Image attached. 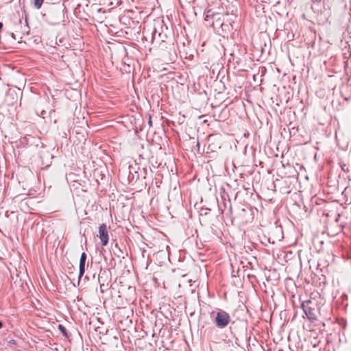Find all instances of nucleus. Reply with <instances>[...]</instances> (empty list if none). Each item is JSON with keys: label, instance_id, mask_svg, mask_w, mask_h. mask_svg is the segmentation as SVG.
<instances>
[{"label": "nucleus", "instance_id": "obj_1", "mask_svg": "<svg viewBox=\"0 0 351 351\" xmlns=\"http://www.w3.org/2000/svg\"><path fill=\"white\" fill-rule=\"evenodd\" d=\"M43 10V17L45 21L51 25H58L63 21L64 12L66 8L64 3L62 5L51 3L45 6Z\"/></svg>", "mask_w": 351, "mask_h": 351}, {"label": "nucleus", "instance_id": "obj_2", "mask_svg": "<svg viewBox=\"0 0 351 351\" xmlns=\"http://www.w3.org/2000/svg\"><path fill=\"white\" fill-rule=\"evenodd\" d=\"M214 322L217 327L219 328H224L228 326L230 323H231V325L230 326V330L231 331L232 335H233L234 338L235 339V343L238 344V337L236 336V335L233 332V328L235 324L234 322H231V318L230 315L225 311L224 310L219 309L217 313L216 316L215 317Z\"/></svg>", "mask_w": 351, "mask_h": 351}, {"label": "nucleus", "instance_id": "obj_3", "mask_svg": "<svg viewBox=\"0 0 351 351\" xmlns=\"http://www.w3.org/2000/svg\"><path fill=\"white\" fill-rule=\"evenodd\" d=\"M316 303L308 300L302 303V308L307 318L313 322L317 319Z\"/></svg>", "mask_w": 351, "mask_h": 351}, {"label": "nucleus", "instance_id": "obj_4", "mask_svg": "<svg viewBox=\"0 0 351 351\" xmlns=\"http://www.w3.org/2000/svg\"><path fill=\"white\" fill-rule=\"evenodd\" d=\"M226 196L228 197L227 202L226 201V197L225 195H221V199H223V206L221 204H218L219 209L221 211V213H223L224 211V209L228 208V213H226L227 215L229 216L230 218H231V221H232V208L230 199L228 197V195L226 194Z\"/></svg>", "mask_w": 351, "mask_h": 351}, {"label": "nucleus", "instance_id": "obj_5", "mask_svg": "<svg viewBox=\"0 0 351 351\" xmlns=\"http://www.w3.org/2000/svg\"><path fill=\"white\" fill-rule=\"evenodd\" d=\"M98 237L101 241V245L106 246L108 243L109 237L107 226L105 223H102L99 226Z\"/></svg>", "mask_w": 351, "mask_h": 351}, {"label": "nucleus", "instance_id": "obj_6", "mask_svg": "<svg viewBox=\"0 0 351 351\" xmlns=\"http://www.w3.org/2000/svg\"><path fill=\"white\" fill-rule=\"evenodd\" d=\"M86 258H87L86 254L85 252H83L81 254L80 259L79 276H78L79 279H80L84 274Z\"/></svg>", "mask_w": 351, "mask_h": 351}, {"label": "nucleus", "instance_id": "obj_7", "mask_svg": "<svg viewBox=\"0 0 351 351\" xmlns=\"http://www.w3.org/2000/svg\"><path fill=\"white\" fill-rule=\"evenodd\" d=\"M40 141L35 137H33L30 135L25 136L24 137H22L20 139V142L23 144H28V142H39Z\"/></svg>", "mask_w": 351, "mask_h": 351}, {"label": "nucleus", "instance_id": "obj_8", "mask_svg": "<svg viewBox=\"0 0 351 351\" xmlns=\"http://www.w3.org/2000/svg\"><path fill=\"white\" fill-rule=\"evenodd\" d=\"M218 14H215L212 10H208L206 11L204 20L206 21H210V20H214Z\"/></svg>", "mask_w": 351, "mask_h": 351}, {"label": "nucleus", "instance_id": "obj_9", "mask_svg": "<svg viewBox=\"0 0 351 351\" xmlns=\"http://www.w3.org/2000/svg\"><path fill=\"white\" fill-rule=\"evenodd\" d=\"M58 329H59V330L61 332V333L62 334V335L65 338H69V335H68L66 329V328L63 325L59 324L58 325Z\"/></svg>", "mask_w": 351, "mask_h": 351}, {"label": "nucleus", "instance_id": "obj_10", "mask_svg": "<svg viewBox=\"0 0 351 351\" xmlns=\"http://www.w3.org/2000/svg\"><path fill=\"white\" fill-rule=\"evenodd\" d=\"M43 2L44 0H32V3L36 9H40L42 7Z\"/></svg>", "mask_w": 351, "mask_h": 351}, {"label": "nucleus", "instance_id": "obj_11", "mask_svg": "<svg viewBox=\"0 0 351 351\" xmlns=\"http://www.w3.org/2000/svg\"><path fill=\"white\" fill-rule=\"evenodd\" d=\"M167 38V35L165 34H163L162 32L158 33V40H160L162 42H165V39Z\"/></svg>", "mask_w": 351, "mask_h": 351}, {"label": "nucleus", "instance_id": "obj_12", "mask_svg": "<svg viewBox=\"0 0 351 351\" xmlns=\"http://www.w3.org/2000/svg\"><path fill=\"white\" fill-rule=\"evenodd\" d=\"M16 344H17L16 341L14 339H10L8 342V346L10 347H14V346H16Z\"/></svg>", "mask_w": 351, "mask_h": 351}, {"label": "nucleus", "instance_id": "obj_13", "mask_svg": "<svg viewBox=\"0 0 351 351\" xmlns=\"http://www.w3.org/2000/svg\"><path fill=\"white\" fill-rule=\"evenodd\" d=\"M108 285L104 283H100V290L101 293H104L108 289Z\"/></svg>", "mask_w": 351, "mask_h": 351}, {"label": "nucleus", "instance_id": "obj_14", "mask_svg": "<svg viewBox=\"0 0 351 351\" xmlns=\"http://www.w3.org/2000/svg\"><path fill=\"white\" fill-rule=\"evenodd\" d=\"M5 37H10L13 40H16V37H15V35L14 33H10V32H8L5 35Z\"/></svg>", "mask_w": 351, "mask_h": 351}, {"label": "nucleus", "instance_id": "obj_15", "mask_svg": "<svg viewBox=\"0 0 351 351\" xmlns=\"http://www.w3.org/2000/svg\"><path fill=\"white\" fill-rule=\"evenodd\" d=\"M156 38H158V33H157V30L156 28H154V30L152 33V40H156Z\"/></svg>", "mask_w": 351, "mask_h": 351}, {"label": "nucleus", "instance_id": "obj_16", "mask_svg": "<svg viewBox=\"0 0 351 351\" xmlns=\"http://www.w3.org/2000/svg\"><path fill=\"white\" fill-rule=\"evenodd\" d=\"M207 210H209V209H204V208H202L201 210V215H207L208 214V212Z\"/></svg>", "mask_w": 351, "mask_h": 351}, {"label": "nucleus", "instance_id": "obj_17", "mask_svg": "<svg viewBox=\"0 0 351 351\" xmlns=\"http://www.w3.org/2000/svg\"><path fill=\"white\" fill-rule=\"evenodd\" d=\"M322 0H311L313 3H320Z\"/></svg>", "mask_w": 351, "mask_h": 351}, {"label": "nucleus", "instance_id": "obj_18", "mask_svg": "<svg viewBox=\"0 0 351 351\" xmlns=\"http://www.w3.org/2000/svg\"><path fill=\"white\" fill-rule=\"evenodd\" d=\"M149 125L150 127L152 125V121L151 117H149Z\"/></svg>", "mask_w": 351, "mask_h": 351}, {"label": "nucleus", "instance_id": "obj_19", "mask_svg": "<svg viewBox=\"0 0 351 351\" xmlns=\"http://www.w3.org/2000/svg\"><path fill=\"white\" fill-rule=\"evenodd\" d=\"M3 27V23L0 22V31L2 29Z\"/></svg>", "mask_w": 351, "mask_h": 351}, {"label": "nucleus", "instance_id": "obj_20", "mask_svg": "<svg viewBox=\"0 0 351 351\" xmlns=\"http://www.w3.org/2000/svg\"><path fill=\"white\" fill-rule=\"evenodd\" d=\"M3 327V322L0 320V329Z\"/></svg>", "mask_w": 351, "mask_h": 351}, {"label": "nucleus", "instance_id": "obj_21", "mask_svg": "<svg viewBox=\"0 0 351 351\" xmlns=\"http://www.w3.org/2000/svg\"><path fill=\"white\" fill-rule=\"evenodd\" d=\"M196 146L198 147V149L199 148V142H197Z\"/></svg>", "mask_w": 351, "mask_h": 351}, {"label": "nucleus", "instance_id": "obj_22", "mask_svg": "<svg viewBox=\"0 0 351 351\" xmlns=\"http://www.w3.org/2000/svg\"><path fill=\"white\" fill-rule=\"evenodd\" d=\"M223 25H224V24L223 23H221V26L222 28H223Z\"/></svg>", "mask_w": 351, "mask_h": 351}, {"label": "nucleus", "instance_id": "obj_23", "mask_svg": "<svg viewBox=\"0 0 351 351\" xmlns=\"http://www.w3.org/2000/svg\"><path fill=\"white\" fill-rule=\"evenodd\" d=\"M218 21H219V18L216 19V21L217 22Z\"/></svg>", "mask_w": 351, "mask_h": 351}, {"label": "nucleus", "instance_id": "obj_24", "mask_svg": "<svg viewBox=\"0 0 351 351\" xmlns=\"http://www.w3.org/2000/svg\"><path fill=\"white\" fill-rule=\"evenodd\" d=\"M100 278H101V276H99L98 280H99V282H100Z\"/></svg>", "mask_w": 351, "mask_h": 351}, {"label": "nucleus", "instance_id": "obj_25", "mask_svg": "<svg viewBox=\"0 0 351 351\" xmlns=\"http://www.w3.org/2000/svg\"><path fill=\"white\" fill-rule=\"evenodd\" d=\"M1 43V38H0V43Z\"/></svg>", "mask_w": 351, "mask_h": 351}]
</instances>
